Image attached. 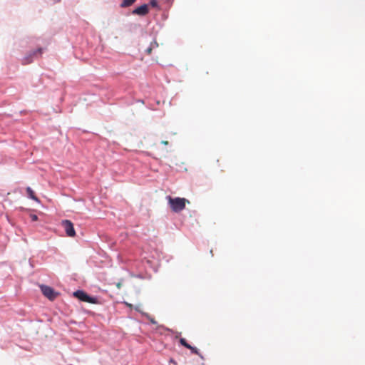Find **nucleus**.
<instances>
[{
	"label": "nucleus",
	"instance_id": "9d476101",
	"mask_svg": "<svg viewBox=\"0 0 365 365\" xmlns=\"http://www.w3.org/2000/svg\"><path fill=\"white\" fill-rule=\"evenodd\" d=\"M136 0H123L121 3V7H128L132 5Z\"/></svg>",
	"mask_w": 365,
	"mask_h": 365
},
{
	"label": "nucleus",
	"instance_id": "39448f33",
	"mask_svg": "<svg viewBox=\"0 0 365 365\" xmlns=\"http://www.w3.org/2000/svg\"><path fill=\"white\" fill-rule=\"evenodd\" d=\"M41 53H42V48H39L37 50L34 51L26 54L22 60V63L24 65H27V64L32 63L34 57L36 56L38 54L41 55Z\"/></svg>",
	"mask_w": 365,
	"mask_h": 365
},
{
	"label": "nucleus",
	"instance_id": "f257e3e1",
	"mask_svg": "<svg viewBox=\"0 0 365 365\" xmlns=\"http://www.w3.org/2000/svg\"><path fill=\"white\" fill-rule=\"evenodd\" d=\"M167 200L171 210L175 212H180L185 209L186 203H190L189 200L181 197H172L168 196Z\"/></svg>",
	"mask_w": 365,
	"mask_h": 365
},
{
	"label": "nucleus",
	"instance_id": "ddd939ff",
	"mask_svg": "<svg viewBox=\"0 0 365 365\" xmlns=\"http://www.w3.org/2000/svg\"><path fill=\"white\" fill-rule=\"evenodd\" d=\"M150 5L153 7H158V4L157 0H150Z\"/></svg>",
	"mask_w": 365,
	"mask_h": 365
},
{
	"label": "nucleus",
	"instance_id": "0eeeda50",
	"mask_svg": "<svg viewBox=\"0 0 365 365\" xmlns=\"http://www.w3.org/2000/svg\"><path fill=\"white\" fill-rule=\"evenodd\" d=\"M172 331L170 329L165 327L164 326H159L156 328V333L159 334H166L167 332Z\"/></svg>",
	"mask_w": 365,
	"mask_h": 365
},
{
	"label": "nucleus",
	"instance_id": "7ed1b4c3",
	"mask_svg": "<svg viewBox=\"0 0 365 365\" xmlns=\"http://www.w3.org/2000/svg\"><path fill=\"white\" fill-rule=\"evenodd\" d=\"M61 225L65 230L66 235L68 237H74L76 232L73 223L68 220H64L61 222Z\"/></svg>",
	"mask_w": 365,
	"mask_h": 365
},
{
	"label": "nucleus",
	"instance_id": "f8f14e48",
	"mask_svg": "<svg viewBox=\"0 0 365 365\" xmlns=\"http://www.w3.org/2000/svg\"><path fill=\"white\" fill-rule=\"evenodd\" d=\"M153 44L155 45L156 46H158V43L156 42H154L153 43H151L150 46L149 48H148L146 49V51H145L148 54H150L152 53L153 45Z\"/></svg>",
	"mask_w": 365,
	"mask_h": 365
},
{
	"label": "nucleus",
	"instance_id": "9b49d317",
	"mask_svg": "<svg viewBox=\"0 0 365 365\" xmlns=\"http://www.w3.org/2000/svg\"><path fill=\"white\" fill-rule=\"evenodd\" d=\"M180 343L182 346H185V348L187 349V347L190 345V344H188L187 342V341L185 340V339L184 338H180Z\"/></svg>",
	"mask_w": 365,
	"mask_h": 365
},
{
	"label": "nucleus",
	"instance_id": "1a4fd4ad",
	"mask_svg": "<svg viewBox=\"0 0 365 365\" xmlns=\"http://www.w3.org/2000/svg\"><path fill=\"white\" fill-rule=\"evenodd\" d=\"M187 349H190L192 354L198 355L202 359H204L203 356L200 353L198 349L196 348L195 346H192L190 345L187 347Z\"/></svg>",
	"mask_w": 365,
	"mask_h": 365
},
{
	"label": "nucleus",
	"instance_id": "f3484780",
	"mask_svg": "<svg viewBox=\"0 0 365 365\" xmlns=\"http://www.w3.org/2000/svg\"><path fill=\"white\" fill-rule=\"evenodd\" d=\"M181 335V333L180 332H177L176 333V336L175 337L178 338V336H180Z\"/></svg>",
	"mask_w": 365,
	"mask_h": 365
},
{
	"label": "nucleus",
	"instance_id": "423d86ee",
	"mask_svg": "<svg viewBox=\"0 0 365 365\" xmlns=\"http://www.w3.org/2000/svg\"><path fill=\"white\" fill-rule=\"evenodd\" d=\"M149 12L148 6L147 4H143L133 11V14L145 16Z\"/></svg>",
	"mask_w": 365,
	"mask_h": 365
},
{
	"label": "nucleus",
	"instance_id": "6ab92c4d",
	"mask_svg": "<svg viewBox=\"0 0 365 365\" xmlns=\"http://www.w3.org/2000/svg\"><path fill=\"white\" fill-rule=\"evenodd\" d=\"M170 361L171 363L176 364V363L175 362V361H174L173 359H171Z\"/></svg>",
	"mask_w": 365,
	"mask_h": 365
},
{
	"label": "nucleus",
	"instance_id": "f03ea898",
	"mask_svg": "<svg viewBox=\"0 0 365 365\" xmlns=\"http://www.w3.org/2000/svg\"><path fill=\"white\" fill-rule=\"evenodd\" d=\"M41 290L43 294L50 300L55 299L59 293L54 291L53 288L46 285H41Z\"/></svg>",
	"mask_w": 365,
	"mask_h": 365
},
{
	"label": "nucleus",
	"instance_id": "a211bd4d",
	"mask_svg": "<svg viewBox=\"0 0 365 365\" xmlns=\"http://www.w3.org/2000/svg\"><path fill=\"white\" fill-rule=\"evenodd\" d=\"M150 322H152V324H157V323H156V322H157V321L152 320V321H150Z\"/></svg>",
	"mask_w": 365,
	"mask_h": 365
},
{
	"label": "nucleus",
	"instance_id": "4468645a",
	"mask_svg": "<svg viewBox=\"0 0 365 365\" xmlns=\"http://www.w3.org/2000/svg\"><path fill=\"white\" fill-rule=\"evenodd\" d=\"M216 163L217 164V168H219L221 172H224V170L221 168L220 165V160H217Z\"/></svg>",
	"mask_w": 365,
	"mask_h": 365
},
{
	"label": "nucleus",
	"instance_id": "aec40b11",
	"mask_svg": "<svg viewBox=\"0 0 365 365\" xmlns=\"http://www.w3.org/2000/svg\"><path fill=\"white\" fill-rule=\"evenodd\" d=\"M71 322L76 323V321L73 320V321H71Z\"/></svg>",
	"mask_w": 365,
	"mask_h": 365
},
{
	"label": "nucleus",
	"instance_id": "20e7f679",
	"mask_svg": "<svg viewBox=\"0 0 365 365\" xmlns=\"http://www.w3.org/2000/svg\"><path fill=\"white\" fill-rule=\"evenodd\" d=\"M73 295L82 302H86L88 303L96 302V299L91 297L85 292L81 290H78L75 292L73 293Z\"/></svg>",
	"mask_w": 365,
	"mask_h": 365
},
{
	"label": "nucleus",
	"instance_id": "2eb2a0df",
	"mask_svg": "<svg viewBox=\"0 0 365 365\" xmlns=\"http://www.w3.org/2000/svg\"><path fill=\"white\" fill-rule=\"evenodd\" d=\"M31 218L32 221H36L38 220V217L36 215H31Z\"/></svg>",
	"mask_w": 365,
	"mask_h": 365
},
{
	"label": "nucleus",
	"instance_id": "dca6fc26",
	"mask_svg": "<svg viewBox=\"0 0 365 365\" xmlns=\"http://www.w3.org/2000/svg\"><path fill=\"white\" fill-rule=\"evenodd\" d=\"M161 143H162V144H163V145H168V141H167V140H163V141L161 142Z\"/></svg>",
	"mask_w": 365,
	"mask_h": 365
},
{
	"label": "nucleus",
	"instance_id": "6e6552de",
	"mask_svg": "<svg viewBox=\"0 0 365 365\" xmlns=\"http://www.w3.org/2000/svg\"><path fill=\"white\" fill-rule=\"evenodd\" d=\"M26 192L30 198H31L32 200H34L36 202H38V197L35 195L34 192L30 187H28L26 188Z\"/></svg>",
	"mask_w": 365,
	"mask_h": 365
}]
</instances>
